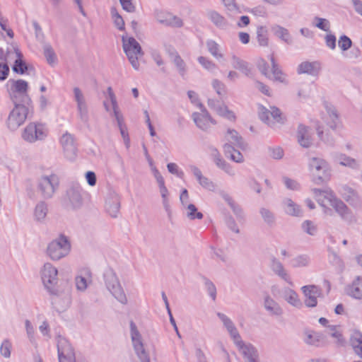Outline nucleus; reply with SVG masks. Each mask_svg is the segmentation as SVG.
Wrapping results in <instances>:
<instances>
[{
    "mask_svg": "<svg viewBox=\"0 0 362 362\" xmlns=\"http://www.w3.org/2000/svg\"><path fill=\"white\" fill-rule=\"evenodd\" d=\"M257 38L260 46L265 47L268 45L269 40L267 36V30L264 27L261 26L258 28L257 32Z\"/></svg>",
    "mask_w": 362,
    "mask_h": 362,
    "instance_id": "72a5a7b5",
    "label": "nucleus"
},
{
    "mask_svg": "<svg viewBox=\"0 0 362 362\" xmlns=\"http://www.w3.org/2000/svg\"><path fill=\"white\" fill-rule=\"evenodd\" d=\"M60 144L65 150L71 148L74 146V136L71 134L66 132L61 137Z\"/></svg>",
    "mask_w": 362,
    "mask_h": 362,
    "instance_id": "7c9ffc66",
    "label": "nucleus"
},
{
    "mask_svg": "<svg viewBox=\"0 0 362 362\" xmlns=\"http://www.w3.org/2000/svg\"><path fill=\"white\" fill-rule=\"evenodd\" d=\"M237 345L247 356V362H257L256 358L252 356V355L256 356L252 347L244 345L242 341H237Z\"/></svg>",
    "mask_w": 362,
    "mask_h": 362,
    "instance_id": "bb28decb",
    "label": "nucleus"
},
{
    "mask_svg": "<svg viewBox=\"0 0 362 362\" xmlns=\"http://www.w3.org/2000/svg\"><path fill=\"white\" fill-rule=\"evenodd\" d=\"M112 292L115 298L118 299L121 303H125L127 302L126 296L120 287L115 288V290L112 291Z\"/></svg>",
    "mask_w": 362,
    "mask_h": 362,
    "instance_id": "3c124183",
    "label": "nucleus"
},
{
    "mask_svg": "<svg viewBox=\"0 0 362 362\" xmlns=\"http://www.w3.org/2000/svg\"><path fill=\"white\" fill-rule=\"evenodd\" d=\"M265 308L267 310L271 311L273 314L279 315L281 313V308L277 303L269 297L265 299Z\"/></svg>",
    "mask_w": 362,
    "mask_h": 362,
    "instance_id": "473e14b6",
    "label": "nucleus"
},
{
    "mask_svg": "<svg viewBox=\"0 0 362 362\" xmlns=\"http://www.w3.org/2000/svg\"><path fill=\"white\" fill-rule=\"evenodd\" d=\"M341 195L346 202H349L351 197L356 195V193L351 187L344 186L342 187Z\"/></svg>",
    "mask_w": 362,
    "mask_h": 362,
    "instance_id": "79ce46f5",
    "label": "nucleus"
},
{
    "mask_svg": "<svg viewBox=\"0 0 362 362\" xmlns=\"http://www.w3.org/2000/svg\"><path fill=\"white\" fill-rule=\"evenodd\" d=\"M232 66L234 69L241 71L245 74H248L251 71L249 64L235 56L232 57Z\"/></svg>",
    "mask_w": 362,
    "mask_h": 362,
    "instance_id": "5701e85b",
    "label": "nucleus"
},
{
    "mask_svg": "<svg viewBox=\"0 0 362 362\" xmlns=\"http://www.w3.org/2000/svg\"><path fill=\"white\" fill-rule=\"evenodd\" d=\"M212 86L219 95H222L226 93L225 85L217 79H214L212 81Z\"/></svg>",
    "mask_w": 362,
    "mask_h": 362,
    "instance_id": "58836bf2",
    "label": "nucleus"
},
{
    "mask_svg": "<svg viewBox=\"0 0 362 362\" xmlns=\"http://www.w3.org/2000/svg\"><path fill=\"white\" fill-rule=\"evenodd\" d=\"M225 140L228 144L239 145L240 144L241 138L238 136L236 131L233 129H228L224 136Z\"/></svg>",
    "mask_w": 362,
    "mask_h": 362,
    "instance_id": "cd10ccee",
    "label": "nucleus"
},
{
    "mask_svg": "<svg viewBox=\"0 0 362 362\" xmlns=\"http://www.w3.org/2000/svg\"><path fill=\"white\" fill-rule=\"evenodd\" d=\"M70 249L71 245L67 238L61 235L49 244L47 252L52 259L58 260L67 255Z\"/></svg>",
    "mask_w": 362,
    "mask_h": 362,
    "instance_id": "39448f33",
    "label": "nucleus"
},
{
    "mask_svg": "<svg viewBox=\"0 0 362 362\" xmlns=\"http://www.w3.org/2000/svg\"><path fill=\"white\" fill-rule=\"evenodd\" d=\"M356 11L362 16V1L360 0H352Z\"/></svg>",
    "mask_w": 362,
    "mask_h": 362,
    "instance_id": "774afa93",
    "label": "nucleus"
},
{
    "mask_svg": "<svg viewBox=\"0 0 362 362\" xmlns=\"http://www.w3.org/2000/svg\"><path fill=\"white\" fill-rule=\"evenodd\" d=\"M326 44L329 48L334 49L336 47V37L332 35H327L326 37Z\"/></svg>",
    "mask_w": 362,
    "mask_h": 362,
    "instance_id": "e2e57ef3",
    "label": "nucleus"
},
{
    "mask_svg": "<svg viewBox=\"0 0 362 362\" xmlns=\"http://www.w3.org/2000/svg\"><path fill=\"white\" fill-rule=\"evenodd\" d=\"M57 348L59 362H76L74 350L66 339L59 338Z\"/></svg>",
    "mask_w": 362,
    "mask_h": 362,
    "instance_id": "9b49d317",
    "label": "nucleus"
},
{
    "mask_svg": "<svg viewBox=\"0 0 362 362\" xmlns=\"http://www.w3.org/2000/svg\"><path fill=\"white\" fill-rule=\"evenodd\" d=\"M337 161L341 165L351 168H356L358 167V163L355 159L344 154L338 156Z\"/></svg>",
    "mask_w": 362,
    "mask_h": 362,
    "instance_id": "a878e982",
    "label": "nucleus"
},
{
    "mask_svg": "<svg viewBox=\"0 0 362 362\" xmlns=\"http://www.w3.org/2000/svg\"><path fill=\"white\" fill-rule=\"evenodd\" d=\"M297 139L300 145L304 148H308L312 144L308 128L303 125H300L297 132Z\"/></svg>",
    "mask_w": 362,
    "mask_h": 362,
    "instance_id": "a211bd4d",
    "label": "nucleus"
},
{
    "mask_svg": "<svg viewBox=\"0 0 362 362\" xmlns=\"http://www.w3.org/2000/svg\"><path fill=\"white\" fill-rule=\"evenodd\" d=\"M192 172H193L194 175H195V177L199 180V183L201 185H204L205 183L202 182V179H204V180H205L206 181V178L204 177L202 175V172L200 171V170L199 168H197V167H193L192 168Z\"/></svg>",
    "mask_w": 362,
    "mask_h": 362,
    "instance_id": "69168bd1",
    "label": "nucleus"
},
{
    "mask_svg": "<svg viewBox=\"0 0 362 362\" xmlns=\"http://www.w3.org/2000/svg\"><path fill=\"white\" fill-rule=\"evenodd\" d=\"M313 181L316 184L327 182L331 177V170L329 163L324 159L313 158L309 163Z\"/></svg>",
    "mask_w": 362,
    "mask_h": 362,
    "instance_id": "7ed1b4c3",
    "label": "nucleus"
},
{
    "mask_svg": "<svg viewBox=\"0 0 362 362\" xmlns=\"http://www.w3.org/2000/svg\"><path fill=\"white\" fill-rule=\"evenodd\" d=\"M110 99L111 100L113 110L115 115L116 117V119L119 123H120V120L122 119V115L119 113L118 110V107L117 104L116 97L114 94V93H111V94L109 95Z\"/></svg>",
    "mask_w": 362,
    "mask_h": 362,
    "instance_id": "e433bc0d",
    "label": "nucleus"
},
{
    "mask_svg": "<svg viewBox=\"0 0 362 362\" xmlns=\"http://www.w3.org/2000/svg\"><path fill=\"white\" fill-rule=\"evenodd\" d=\"M173 62L181 71L185 69V62L182 59L177 53L173 56Z\"/></svg>",
    "mask_w": 362,
    "mask_h": 362,
    "instance_id": "4d7b16f0",
    "label": "nucleus"
},
{
    "mask_svg": "<svg viewBox=\"0 0 362 362\" xmlns=\"http://www.w3.org/2000/svg\"><path fill=\"white\" fill-rule=\"evenodd\" d=\"M285 207L286 212L289 215L297 216L300 214L301 211L299 206L291 199L286 201Z\"/></svg>",
    "mask_w": 362,
    "mask_h": 362,
    "instance_id": "c756f323",
    "label": "nucleus"
},
{
    "mask_svg": "<svg viewBox=\"0 0 362 362\" xmlns=\"http://www.w3.org/2000/svg\"><path fill=\"white\" fill-rule=\"evenodd\" d=\"M123 49L130 63L135 69L139 66V59L143 55L139 42L133 37H122Z\"/></svg>",
    "mask_w": 362,
    "mask_h": 362,
    "instance_id": "20e7f679",
    "label": "nucleus"
},
{
    "mask_svg": "<svg viewBox=\"0 0 362 362\" xmlns=\"http://www.w3.org/2000/svg\"><path fill=\"white\" fill-rule=\"evenodd\" d=\"M303 227L304 228V230L308 233V234H310V235H313L314 233L315 232L316 230V227L314 226V224L310 221H306L304 222L303 225Z\"/></svg>",
    "mask_w": 362,
    "mask_h": 362,
    "instance_id": "5fc2aeb1",
    "label": "nucleus"
},
{
    "mask_svg": "<svg viewBox=\"0 0 362 362\" xmlns=\"http://www.w3.org/2000/svg\"><path fill=\"white\" fill-rule=\"evenodd\" d=\"M86 180L89 185L94 186L96 183V176L95 174L92 171H88L86 175Z\"/></svg>",
    "mask_w": 362,
    "mask_h": 362,
    "instance_id": "bf43d9fd",
    "label": "nucleus"
},
{
    "mask_svg": "<svg viewBox=\"0 0 362 362\" xmlns=\"http://www.w3.org/2000/svg\"><path fill=\"white\" fill-rule=\"evenodd\" d=\"M349 293L357 299H362V279L358 278L349 288Z\"/></svg>",
    "mask_w": 362,
    "mask_h": 362,
    "instance_id": "4be33fe9",
    "label": "nucleus"
},
{
    "mask_svg": "<svg viewBox=\"0 0 362 362\" xmlns=\"http://www.w3.org/2000/svg\"><path fill=\"white\" fill-rule=\"evenodd\" d=\"M211 21L217 25H221L224 22V18L216 11H212L209 13Z\"/></svg>",
    "mask_w": 362,
    "mask_h": 362,
    "instance_id": "c03bdc74",
    "label": "nucleus"
},
{
    "mask_svg": "<svg viewBox=\"0 0 362 362\" xmlns=\"http://www.w3.org/2000/svg\"><path fill=\"white\" fill-rule=\"evenodd\" d=\"M130 326L133 345L139 358L141 362H150L148 355L144 348V344L141 341L140 334L137 330L135 324L132 322Z\"/></svg>",
    "mask_w": 362,
    "mask_h": 362,
    "instance_id": "9d476101",
    "label": "nucleus"
},
{
    "mask_svg": "<svg viewBox=\"0 0 362 362\" xmlns=\"http://www.w3.org/2000/svg\"><path fill=\"white\" fill-rule=\"evenodd\" d=\"M76 285L78 290L83 291L87 287V281L84 277L78 276L76 279Z\"/></svg>",
    "mask_w": 362,
    "mask_h": 362,
    "instance_id": "6e6d98bb",
    "label": "nucleus"
},
{
    "mask_svg": "<svg viewBox=\"0 0 362 362\" xmlns=\"http://www.w3.org/2000/svg\"><path fill=\"white\" fill-rule=\"evenodd\" d=\"M318 336L316 333L313 332V334H308L307 335V338L305 339L306 343L309 344L315 345L316 344V341H318Z\"/></svg>",
    "mask_w": 362,
    "mask_h": 362,
    "instance_id": "0e129e2a",
    "label": "nucleus"
},
{
    "mask_svg": "<svg viewBox=\"0 0 362 362\" xmlns=\"http://www.w3.org/2000/svg\"><path fill=\"white\" fill-rule=\"evenodd\" d=\"M187 216L190 219H201L202 218L203 215L201 212L197 211V209L194 204H190L187 206Z\"/></svg>",
    "mask_w": 362,
    "mask_h": 362,
    "instance_id": "c9c22d12",
    "label": "nucleus"
},
{
    "mask_svg": "<svg viewBox=\"0 0 362 362\" xmlns=\"http://www.w3.org/2000/svg\"><path fill=\"white\" fill-rule=\"evenodd\" d=\"M45 56L49 64H53L55 62L56 57L51 48H46L45 49Z\"/></svg>",
    "mask_w": 362,
    "mask_h": 362,
    "instance_id": "864d4df0",
    "label": "nucleus"
},
{
    "mask_svg": "<svg viewBox=\"0 0 362 362\" xmlns=\"http://www.w3.org/2000/svg\"><path fill=\"white\" fill-rule=\"evenodd\" d=\"M270 64L262 57L257 59L256 64L259 72L267 78L279 83L286 81V76L281 71L274 58V54L272 52L269 56Z\"/></svg>",
    "mask_w": 362,
    "mask_h": 362,
    "instance_id": "f03ea898",
    "label": "nucleus"
},
{
    "mask_svg": "<svg viewBox=\"0 0 362 362\" xmlns=\"http://www.w3.org/2000/svg\"><path fill=\"white\" fill-rule=\"evenodd\" d=\"M315 20L317 21L316 26L317 28L325 31L329 30V23L327 20L321 18H316Z\"/></svg>",
    "mask_w": 362,
    "mask_h": 362,
    "instance_id": "de8ad7c7",
    "label": "nucleus"
},
{
    "mask_svg": "<svg viewBox=\"0 0 362 362\" xmlns=\"http://www.w3.org/2000/svg\"><path fill=\"white\" fill-rule=\"evenodd\" d=\"M215 112L217 115L230 122H235L236 120L235 112L225 104L216 107Z\"/></svg>",
    "mask_w": 362,
    "mask_h": 362,
    "instance_id": "412c9836",
    "label": "nucleus"
},
{
    "mask_svg": "<svg viewBox=\"0 0 362 362\" xmlns=\"http://www.w3.org/2000/svg\"><path fill=\"white\" fill-rule=\"evenodd\" d=\"M314 194L316 200L322 207L327 209L328 205L332 206L342 218L345 219L351 214L347 206L341 200L337 199L332 190L315 189Z\"/></svg>",
    "mask_w": 362,
    "mask_h": 362,
    "instance_id": "f257e3e1",
    "label": "nucleus"
},
{
    "mask_svg": "<svg viewBox=\"0 0 362 362\" xmlns=\"http://www.w3.org/2000/svg\"><path fill=\"white\" fill-rule=\"evenodd\" d=\"M206 46L209 52L216 59H220L223 57L222 53L220 52L219 45L213 40L208 41L206 43Z\"/></svg>",
    "mask_w": 362,
    "mask_h": 362,
    "instance_id": "2f4dec72",
    "label": "nucleus"
},
{
    "mask_svg": "<svg viewBox=\"0 0 362 362\" xmlns=\"http://www.w3.org/2000/svg\"><path fill=\"white\" fill-rule=\"evenodd\" d=\"M330 335L333 338H335L337 341L339 343H342L344 341L342 338V334L337 327H332L330 328Z\"/></svg>",
    "mask_w": 362,
    "mask_h": 362,
    "instance_id": "09e8293b",
    "label": "nucleus"
},
{
    "mask_svg": "<svg viewBox=\"0 0 362 362\" xmlns=\"http://www.w3.org/2000/svg\"><path fill=\"white\" fill-rule=\"evenodd\" d=\"M320 69V65L319 63L304 62H302L298 68V74H316Z\"/></svg>",
    "mask_w": 362,
    "mask_h": 362,
    "instance_id": "aec40b11",
    "label": "nucleus"
},
{
    "mask_svg": "<svg viewBox=\"0 0 362 362\" xmlns=\"http://www.w3.org/2000/svg\"><path fill=\"white\" fill-rule=\"evenodd\" d=\"M257 85L258 89L262 93H264V95H266L267 96H270L271 95L269 88L267 86L264 85L262 82H257Z\"/></svg>",
    "mask_w": 362,
    "mask_h": 362,
    "instance_id": "338daca9",
    "label": "nucleus"
},
{
    "mask_svg": "<svg viewBox=\"0 0 362 362\" xmlns=\"http://www.w3.org/2000/svg\"><path fill=\"white\" fill-rule=\"evenodd\" d=\"M9 67L6 64L0 63V81H4L9 74Z\"/></svg>",
    "mask_w": 362,
    "mask_h": 362,
    "instance_id": "603ef678",
    "label": "nucleus"
},
{
    "mask_svg": "<svg viewBox=\"0 0 362 362\" xmlns=\"http://www.w3.org/2000/svg\"><path fill=\"white\" fill-rule=\"evenodd\" d=\"M6 88L11 99L15 100L19 96L27 95L28 83L23 79H9L6 83Z\"/></svg>",
    "mask_w": 362,
    "mask_h": 362,
    "instance_id": "6e6552de",
    "label": "nucleus"
},
{
    "mask_svg": "<svg viewBox=\"0 0 362 362\" xmlns=\"http://www.w3.org/2000/svg\"><path fill=\"white\" fill-rule=\"evenodd\" d=\"M350 342L355 353L362 358V333L354 329L351 335Z\"/></svg>",
    "mask_w": 362,
    "mask_h": 362,
    "instance_id": "6ab92c4d",
    "label": "nucleus"
},
{
    "mask_svg": "<svg viewBox=\"0 0 362 362\" xmlns=\"http://www.w3.org/2000/svg\"><path fill=\"white\" fill-rule=\"evenodd\" d=\"M198 61L207 70H212L216 68V64L204 57H199Z\"/></svg>",
    "mask_w": 362,
    "mask_h": 362,
    "instance_id": "ea45409f",
    "label": "nucleus"
},
{
    "mask_svg": "<svg viewBox=\"0 0 362 362\" xmlns=\"http://www.w3.org/2000/svg\"><path fill=\"white\" fill-rule=\"evenodd\" d=\"M302 291L305 296V303L308 307H315L317 303V298L320 296V289L315 285L304 286Z\"/></svg>",
    "mask_w": 362,
    "mask_h": 362,
    "instance_id": "f8f14e48",
    "label": "nucleus"
},
{
    "mask_svg": "<svg viewBox=\"0 0 362 362\" xmlns=\"http://www.w3.org/2000/svg\"><path fill=\"white\" fill-rule=\"evenodd\" d=\"M162 23L170 26L180 27L182 25L181 19L168 13L164 20L160 21Z\"/></svg>",
    "mask_w": 362,
    "mask_h": 362,
    "instance_id": "f704fd0d",
    "label": "nucleus"
},
{
    "mask_svg": "<svg viewBox=\"0 0 362 362\" xmlns=\"http://www.w3.org/2000/svg\"><path fill=\"white\" fill-rule=\"evenodd\" d=\"M46 133V129L42 124L31 122L23 130L22 136L27 141L34 142L42 139Z\"/></svg>",
    "mask_w": 362,
    "mask_h": 362,
    "instance_id": "1a4fd4ad",
    "label": "nucleus"
},
{
    "mask_svg": "<svg viewBox=\"0 0 362 362\" xmlns=\"http://www.w3.org/2000/svg\"><path fill=\"white\" fill-rule=\"evenodd\" d=\"M30 111L24 105H16L11 112L8 118V126L11 129H16L26 120Z\"/></svg>",
    "mask_w": 362,
    "mask_h": 362,
    "instance_id": "0eeeda50",
    "label": "nucleus"
},
{
    "mask_svg": "<svg viewBox=\"0 0 362 362\" xmlns=\"http://www.w3.org/2000/svg\"><path fill=\"white\" fill-rule=\"evenodd\" d=\"M323 129H324V127L322 124L318 125L317 127V133L318 137L321 140H325L327 138V136H328V130L326 129L325 131L324 132Z\"/></svg>",
    "mask_w": 362,
    "mask_h": 362,
    "instance_id": "052dcab7",
    "label": "nucleus"
},
{
    "mask_svg": "<svg viewBox=\"0 0 362 362\" xmlns=\"http://www.w3.org/2000/svg\"><path fill=\"white\" fill-rule=\"evenodd\" d=\"M218 316L222 320V321L223 322L224 325L226 326V327L228 328V329L230 332V334L233 337V339L235 340V342L237 344V341H239L240 336H239L238 332L236 331L235 328L234 327L232 322L230 321V319H228L223 314H218Z\"/></svg>",
    "mask_w": 362,
    "mask_h": 362,
    "instance_id": "393cba45",
    "label": "nucleus"
},
{
    "mask_svg": "<svg viewBox=\"0 0 362 362\" xmlns=\"http://www.w3.org/2000/svg\"><path fill=\"white\" fill-rule=\"evenodd\" d=\"M7 24H8L7 19H6L0 16V26H1V29L6 32L8 37H10L11 38H13V32L11 28L7 27Z\"/></svg>",
    "mask_w": 362,
    "mask_h": 362,
    "instance_id": "49530a36",
    "label": "nucleus"
},
{
    "mask_svg": "<svg viewBox=\"0 0 362 362\" xmlns=\"http://www.w3.org/2000/svg\"><path fill=\"white\" fill-rule=\"evenodd\" d=\"M351 44L352 42L350 38L345 35L341 36L339 40V47L342 50L349 49L351 47Z\"/></svg>",
    "mask_w": 362,
    "mask_h": 362,
    "instance_id": "a19ab883",
    "label": "nucleus"
},
{
    "mask_svg": "<svg viewBox=\"0 0 362 362\" xmlns=\"http://www.w3.org/2000/svg\"><path fill=\"white\" fill-rule=\"evenodd\" d=\"M46 207L42 205H38L35 208V215L37 219L44 218L46 216Z\"/></svg>",
    "mask_w": 362,
    "mask_h": 362,
    "instance_id": "8fccbe9b",
    "label": "nucleus"
},
{
    "mask_svg": "<svg viewBox=\"0 0 362 362\" xmlns=\"http://www.w3.org/2000/svg\"><path fill=\"white\" fill-rule=\"evenodd\" d=\"M57 270L51 264H45L42 272V279L47 288L57 283Z\"/></svg>",
    "mask_w": 362,
    "mask_h": 362,
    "instance_id": "4468645a",
    "label": "nucleus"
},
{
    "mask_svg": "<svg viewBox=\"0 0 362 362\" xmlns=\"http://www.w3.org/2000/svg\"><path fill=\"white\" fill-rule=\"evenodd\" d=\"M120 3L124 10L129 12L134 10V6L132 4V0H120Z\"/></svg>",
    "mask_w": 362,
    "mask_h": 362,
    "instance_id": "13d9d810",
    "label": "nucleus"
},
{
    "mask_svg": "<svg viewBox=\"0 0 362 362\" xmlns=\"http://www.w3.org/2000/svg\"><path fill=\"white\" fill-rule=\"evenodd\" d=\"M11 343L5 340L1 347H0V351L1 354L6 358H8L11 355Z\"/></svg>",
    "mask_w": 362,
    "mask_h": 362,
    "instance_id": "37998d69",
    "label": "nucleus"
},
{
    "mask_svg": "<svg viewBox=\"0 0 362 362\" xmlns=\"http://www.w3.org/2000/svg\"><path fill=\"white\" fill-rule=\"evenodd\" d=\"M7 57H13L15 59L13 66V71L17 74H23L28 69L27 65L23 60V56L21 51L15 48L13 51L7 52Z\"/></svg>",
    "mask_w": 362,
    "mask_h": 362,
    "instance_id": "ddd939ff",
    "label": "nucleus"
},
{
    "mask_svg": "<svg viewBox=\"0 0 362 362\" xmlns=\"http://www.w3.org/2000/svg\"><path fill=\"white\" fill-rule=\"evenodd\" d=\"M258 116L262 121L269 125L283 123L285 120L281 111L276 106H272L269 109H267L262 105H259Z\"/></svg>",
    "mask_w": 362,
    "mask_h": 362,
    "instance_id": "423d86ee",
    "label": "nucleus"
},
{
    "mask_svg": "<svg viewBox=\"0 0 362 362\" xmlns=\"http://www.w3.org/2000/svg\"><path fill=\"white\" fill-rule=\"evenodd\" d=\"M112 15L114 20V23L116 26L121 30L124 29V22L123 18L118 14V13L114 9L112 11Z\"/></svg>",
    "mask_w": 362,
    "mask_h": 362,
    "instance_id": "4c0bfd02",
    "label": "nucleus"
},
{
    "mask_svg": "<svg viewBox=\"0 0 362 362\" xmlns=\"http://www.w3.org/2000/svg\"><path fill=\"white\" fill-rule=\"evenodd\" d=\"M322 119L323 124H325L332 130H335L337 128L341 126L339 116L334 109H328L327 113L322 115Z\"/></svg>",
    "mask_w": 362,
    "mask_h": 362,
    "instance_id": "f3484780",
    "label": "nucleus"
},
{
    "mask_svg": "<svg viewBox=\"0 0 362 362\" xmlns=\"http://www.w3.org/2000/svg\"><path fill=\"white\" fill-rule=\"evenodd\" d=\"M57 185L58 180L55 176L45 177L40 180V189L45 197H49L52 195Z\"/></svg>",
    "mask_w": 362,
    "mask_h": 362,
    "instance_id": "2eb2a0df",
    "label": "nucleus"
},
{
    "mask_svg": "<svg viewBox=\"0 0 362 362\" xmlns=\"http://www.w3.org/2000/svg\"><path fill=\"white\" fill-rule=\"evenodd\" d=\"M283 155H284L283 150L280 147L274 148L271 151V156L272 158H274L275 159H279V158H282Z\"/></svg>",
    "mask_w": 362,
    "mask_h": 362,
    "instance_id": "680f3d73",
    "label": "nucleus"
},
{
    "mask_svg": "<svg viewBox=\"0 0 362 362\" xmlns=\"http://www.w3.org/2000/svg\"><path fill=\"white\" fill-rule=\"evenodd\" d=\"M193 119L197 126L203 130H207L211 127V125L216 124V122L211 117L206 111H204L201 113H194Z\"/></svg>",
    "mask_w": 362,
    "mask_h": 362,
    "instance_id": "dca6fc26",
    "label": "nucleus"
},
{
    "mask_svg": "<svg viewBox=\"0 0 362 362\" xmlns=\"http://www.w3.org/2000/svg\"><path fill=\"white\" fill-rule=\"evenodd\" d=\"M275 34L285 41H288L289 40V33L288 30L282 27H276L275 28Z\"/></svg>",
    "mask_w": 362,
    "mask_h": 362,
    "instance_id": "a18cd8bd",
    "label": "nucleus"
},
{
    "mask_svg": "<svg viewBox=\"0 0 362 362\" xmlns=\"http://www.w3.org/2000/svg\"><path fill=\"white\" fill-rule=\"evenodd\" d=\"M284 298L288 303L294 306H298V305L300 304V301L298 298V294L291 289H288L285 291Z\"/></svg>",
    "mask_w": 362,
    "mask_h": 362,
    "instance_id": "c85d7f7f",
    "label": "nucleus"
},
{
    "mask_svg": "<svg viewBox=\"0 0 362 362\" xmlns=\"http://www.w3.org/2000/svg\"><path fill=\"white\" fill-rule=\"evenodd\" d=\"M224 151L226 155H229L231 160L237 163L243 161V156L241 153L233 148L228 143L224 145Z\"/></svg>",
    "mask_w": 362,
    "mask_h": 362,
    "instance_id": "b1692460",
    "label": "nucleus"
}]
</instances>
